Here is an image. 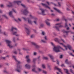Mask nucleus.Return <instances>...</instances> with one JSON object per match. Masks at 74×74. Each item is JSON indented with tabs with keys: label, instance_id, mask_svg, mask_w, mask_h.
Masks as SVG:
<instances>
[{
	"label": "nucleus",
	"instance_id": "nucleus-1",
	"mask_svg": "<svg viewBox=\"0 0 74 74\" xmlns=\"http://www.w3.org/2000/svg\"><path fill=\"white\" fill-rule=\"evenodd\" d=\"M29 17L30 18H27L24 17H22V18L25 21H27L28 23L30 25H32V21H31L30 19H33L34 20H37V18L34 17V16H33L32 14H30L29 15Z\"/></svg>",
	"mask_w": 74,
	"mask_h": 74
},
{
	"label": "nucleus",
	"instance_id": "nucleus-2",
	"mask_svg": "<svg viewBox=\"0 0 74 74\" xmlns=\"http://www.w3.org/2000/svg\"><path fill=\"white\" fill-rule=\"evenodd\" d=\"M12 58H14L15 60L16 61V62L17 63V67L16 69V71L18 73H21V68H22V66H21L19 64H21V62L19 61H18L16 58V56H12Z\"/></svg>",
	"mask_w": 74,
	"mask_h": 74
},
{
	"label": "nucleus",
	"instance_id": "nucleus-3",
	"mask_svg": "<svg viewBox=\"0 0 74 74\" xmlns=\"http://www.w3.org/2000/svg\"><path fill=\"white\" fill-rule=\"evenodd\" d=\"M51 44L52 45V46H53L54 47V48H53V50L54 51L56 52H60V50L59 49H62L63 51H64L65 50L64 49H63L62 48L60 47V46H58V47H55V46H54V44H53V43L52 42H51Z\"/></svg>",
	"mask_w": 74,
	"mask_h": 74
},
{
	"label": "nucleus",
	"instance_id": "nucleus-4",
	"mask_svg": "<svg viewBox=\"0 0 74 74\" xmlns=\"http://www.w3.org/2000/svg\"><path fill=\"white\" fill-rule=\"evenodd\" d=\"M63 25H61V23L56 24L55 25V27L58 31H59V29L60 27H62Z\"/></svg>",
	"mask_w": 74,
	"mask_h": 74
},
{
	"label": "nucleus",
	"instance_id": "nucleus-5",
	"mask_svg": "<svg viewBox=\"0 0 74 74\" xmlns=\"http://www.w3.org/2000/svg\"><path fill=\"white\" fill-rule=\"evenodd\" d=\"M17 30V29L16 28L12 27L11 29V32H12L13 35H15L17 33V32H15Z\"/></svg>",
	"mask_w": 74,
	"mask_h": 74
},
{
	"label": "nucleus",
	"instance_id": "nucleus-6",
	"mask_svg": "<svg viewBox=\"0 0 74 74\" xmlns=\"http://www.w3.org/2000/svg\"><path fill=\"white\" fill-rule=\"evenodd\" d=\"M5 41L7 44V46L9 47L10 48H12L13 47L11 45V41L9 40H6Z\"/></svg>",
	"mask_w": 74,
	"mask_h": 74
},
{
	"label": "nucleus",
	"instance_id": "nucleus-7",
	"mask_svg": "<svg viewBox=\"0 0 74 74\" xmlns=\"http://www.w3.org/2000/svg\"><path fill=\"white\" fill-rule=\"evenodd\" d=\"M60 44L63 45V46H64V47H65L66 50L67 49V47L70 50H71V46L70 45H68L67 46H66L64 45L63 44V43H60Z\"/></svg>",
	"mask_w": 74,
	"mask_h": 74
},
{
	"label": "nucleus",
	"instance_id": "nucleus-8",
	"mask_svg": "<svg viewBox=\"0 0 74 74\" xmlns=\"http://www.w3.org/2000/svg\"><path fill=\"white\" fill-rule=\"evenodd\" d=\"M31 44L34 45L36 49H39L40 48V46L34 42H31Z\"/></svg>",
	"mask_w": 74,
	"mask_h": 74
},
{
	"label": "nucleus",
	"instance_id": "nucleus-9",
	"mask_svg": "<svg viewBox=\"0 0 74 74\" xmlns=\"http://www.w3.org/2000/svg\"><path fill=\"white\" fill-rule=\"evenodd\" d=\"M22 12L25 15H27V14L29 13V11L27 10V9H25V10L23 11H22Z\"/></svg>",
	"mask_w": 74,
	"mask_h": 74
},
{
	"label": "nucleus",
	"instance_id": "nucleus-10",
	"mask_svg": "<svg viewBox=\"0 0 74 74\" xmlns=\"http://www.w3.org/2000/svg\"><path fill=\"white\" fill-rule=\"evenodd\" d=\"M48 56L50 57V59L53 61V62H55V61H54V58L52 55L51 54H49L48 55Z\"/></svg>",
	"mask_w": 74,
	"mask_h": 74
},
{
	"label": "nucleus",
	"instance_id": "nucleus-11",
	"mask_svg": "<svg viewBox=\"0 0 74 74\" xmlns=\"http://www.w3.org/2000/svg\"><path fill=\"white\" fill-rule=\"evenodd\" d=\"M21 3V1H15L13 2V3L15 4H17L18 5H19L20 4V3Z\"/></svg>",
	"mask_w": 74,
	"mask_h": 74
},
{
	"label": "nucleus",
	"instance_id": "nucleus-12",
	"mask_svg": "<svg viewBox=\"0 0 74 74\" xmlns=\"http://www.w3.org/2000/svg\"><path fill=\"white\" fill-rule=\"evenodd\" d=\"M40 10L41 11V14L42 15H45L46 14L45 13V10L41 8H40Z\"/></svg>",
	"mask_w": 74,
	"mask_h": 74
},
{
	"label": "nucleus",
	"instance_id": "nucleus-13",
	"mask_svg": "<svg viewBox=\"0 0 74 74\" xmlns=\"http://www.w3.org/2000/svg\"><path fill=\"white\" fill-rule=\"evenodd\" d=\"M41 4H42L43 6H44L45 7H46V8H49V9L51 10V8H50L48 6V5H47L46 4L42 3Z\"/></svg>",
	"mask_w": 74,
	"mask_h": 74
},
{
	"label": "nucleus",
	"instance_id": "nucleus-14",
	"mask_svg": "<svg viewBox=\"0 0 74 74\" xmlns=\"http://www.w3.org/2000/svg\"><path fill=\"white\" fill-rule=\"evenodd\" d=\"M50 20H49V19H47L46 20L45 22L47 25L49 26H50V23L48 22V21H50Z\"/></svg>",
	"mask_w": 74,
	"mask_h": 74
},
{
	"label": "nucleus",
	"instance_id": "nucleus-15",
	"mask_svg": "<svg viewBox=\"0 0 74 74\" xmlns=\"http://www.w3.org/2000/svg\"><path fill=\"white\" fill-rule=\"evenodd\" d=\"M25 29H26V32L27 34H30V31L29 30V29L27 27H25Z\"/></svg>",
	"mask_w": 74,
	"mask_h": 74
},
{
	"label": "nucleus",
	"instance_id": "nucleus-16",
	"mask_svg": "<svg viewBox=\"0 0 74 74\" xmlns=\"http://www.w3.org/2000/svg\"><path fill=\"white\" fill-rule=\"evenodd\" d=\"M54 10H56V11L57 12H58L59 13H60V14H63V13L61 12V11H60V10L59 9H57V8H54Z\"/></svg>",
	"mask_w": 74,
	"mask_h": 74
},
{
	"label": "nucleus",
	"instance_id": "nucleus-17",
	"mask_svg": "<svg viewBox=\"0 0 74 74\" xmlns=\"http://www.w3.org/2000/svg\"><path fill=\"white\" fill-rule=\"evenodd\" d=\"M9 15L10 16V17L13 18H14V16H13V15L12 14V11H10L9 12Z\"/></svg>",
	"mask_w": 74,
	"mask_h": 74
},
{
	"label": "nucleus",
	"instance_id": "nucleus-18",
	"mask_svg": "<svg viewBox=\"0 0 74 74\" xmlns=\"http://www.w3.org/2000/svg\"><path fill=\"white\" fill-rule=\"evenodd\" d=\"M38 19H37H37L36 20H34V21L33 22L34 23V24H35V25H37L38 24V23H37V20H38Z\"/></svg>",
	"mask_w": 74,
	"mask_h": 74
},
{
	"label": "nucleus",
	"instance_id": "nucleus-19",
	"mask_svg": "<svg viewBox=\"0 0 74 74\" xmlns=\"http://www.w3.org/2000/svg\"><path fill=\"white\" fill-rule=\"evenodd\" d=\"M15 21L17 22H18V21H19V22H21V18H18L17 20L15 19Z\"/></svg>",
	"mask_w": 74,
	"mask_h": 74
},
{
	"label": "nucleus",
	"instance_id": "nucleus-20",
	"mask_svg": "<svg viewBox=\"0 0 74 74\" xmlns=\"http://www.w3.org/2000/svg\"><path fill=\"white\" fill-rule=\"evenodd\" d=\"M25 66L27 69H30V66L28 64L25 65Z\"/></svg>",
	"mask_w": 74,
	"mask_h": 74
},
{
	"label": "nucleus",
	"instance_id": "nucleus-21",
	"mask_svg": "<svg viewBox=\"0 0 74 74\" xmlns=\"http://www.w3.org/2000/svg\"><path fill=\"white\" fill-rule=\"evenodd\" d=\"M65 63H66V64H69L71 63V62H68V60L67 59H66L65 60Z\"/></svg>",
	"mask_w": 74,
	"mask_h": 74
},
{
	"label": "nucleus",
	"instance_id": "nucleus-22",
	"mask_svg": "<svg viewBox=\"0 0 74 74\" xmlns=\"http://www.w3.org/2000/svg\"><path fill=\"white\" fill-rule=\"evenodd\" d=\"M7 6L8 7H12V5L11 3H10L9 4L7 5Z\"/></svg>",
	"mask_w": 74,
	"mask_h": 74
},
{
	"label": "nucleus",
	"instance_id": "nucleus-23",
	"mask_svg": "<svg viewBox=\"0 0 74 74\" xmlns=\"http://www.w3.org/2000/svg\"><path fill=\"white\" fill-rule=\"evenodd\" d=\"M32 71L33 72H34L35 73H38V72L36 71V69L34 68L32 69Z\"/></svg>",
	"mask_w": 74,
	"mask_h": 74
},
{
	"label": "nucleus",
	"instance_id": "nucleus-24",
	"mask_svg": "<svg viewBox=\"0 0 74 74\" xmlns=\"http://www.w3.org/2000/svg\"><path fill=\"white\" fill-rule=\"evenodd\" d=\"M41 41L42 42H43V43H47V41L44 40L42 39L41 40Z\"/></svg>",
	"mask_w": 74,
	"mask_h": 74
},
{
	"label": "nucleus",
	"instance_id": "nucleus-25",
	"mask_svg": "<svg viewBox=\"0 0 74 74\" xmlns=\"http://www.w3.org/2000/svg\"><path fill=\"white\" fill-rule=\"evenodd\" d=\"M55 40L56 42H59V39L58 38H56L55 39Z\"/></svg>",
	"mask_w": 74,
	"mask_h": 74
},
{
	"label": "nucleus",
	"instance_id": "nucleus-26",
	"mask_svg": "<svg viewBox=\"0 0 74 74\" xmlns=\"http://www.w3.org/2000/svg\"><path fill=\"white\" fill-rule=\"evenodd\" d=\"M44 26V25L43 24H41L40 25L39 27V28H41L42 27H43Z\"/></svg>",
	"mask_w": 74,
	"mask_h": 74
},
{
	"label": "nucleus",
	"instance_id": "nucleus-27",
	"mask_svg": "<svg viewBox=\"0 0 74 74\" xmlns=\"http://www.w3.org/2000/svg\"><path fill=\"white\" fill-rule=\"evenodd\" d=\"M41 34L42 36H45V33L44 31H42L41 33Z\"/></svg>",
	"mask_w": 74,
	"mask_h": 74
},
{
	"label": "nucleus",
	"instance_id": "nucleus-28",
	"mask_svg": "<svg viewBox=\"0 0 74 74\" xmlns=\"http://www.w3.org/2000/svg\"><path fill=\"white\" fill-rule=\"evenodd\" d=\"M42 67L43 69H46V67L45 66V65L44 64H42Z\"/></svg>",
	"mask_w": 74,
	"mask_h": 74
},
{
	"label": "nucleus",
	"instance_id": "nucleus-29",
	"mask_svg": "<svg viewBox=\"0 0 74 74\" xmlns=\"http://www.w3.org/2000/svg\"><path fill=\"white\" fill-rule=\"evenodd\" d=\"M33 62L34 63H35V62H36L37 60V59L36 58H34L33 59Z\"/></svg>",
	"mask_w": 74,
	"mask_h": 74
},
{
	"label": "nucleus",
	"instance_id": "nucleus-30",
	"mask_svg": "<svg viewBox=\"0 0 74 74\" xmlns=\"http://www.w3.org/2000/svg\"><path fill=\"white\" fill-rule=\"evenodd\" d=\"M43 73L45 74H47V72L45 71H42Z\"/></svg>",
	"mask_w": 74,
	"mask_h": 74
},
{
	"label": "nucleus",
	"instance_id": "nucleus-31",
	"mask_svg": "<svg viewBox=\"0 0 74 74\" xmlns=\"http://www.w3.org/2000/svg\"><path fill=\"white\" fill-rule=\"evenodd\" d=\"M21 5L23 7V8H26V6L23 4H21Z\"/></svg>",
	"mask_w": 74,
	"mask_h": 74
},
{
	"label": "nucleus",
	"instance_id": "nucleus-32",
	"mask_svg": "<svg viewBox=\"0 0 74 74\" xmlns=\"http://www.w3.org/2000/svg\"><path fill=\"white\" fill-rule=\"evenodd\" d=\"M63 32L64 33H66V34H67V33H69V31H66L64 30H63Z\"/></svg>",
	"mask_w": 74,
	"mask_h": 74
},
{
	"label": "nucleus",
	"instance_id": "nucleus-33",
	"mask_svg": "<svg viewBox=\"0 0 74 74\" xmlns=\"http://www.w3.org/2000/svg\"><path fill=\"white\" fill-rule=\"evenodd\" d=\"M27 62L29 63V62H30V61H31V60H30V59L29 58L28 59H27Z\"/></svg>",
	"mask_w": 74,
	"mask_h": 74
},
{
	"label": "nucleus",
	"instance_id": "nucleus-34",
	"mask_svg": "<svg viewBox=\"0 0 74 74\" xmlns=\"http://www.w3.org/2000/svg\"><path fill=\"white\" fill-rule=\"evenodd\" d=\"M26 58L27 59H29L30 56H26Z\"/></svg>",
	"mask_w": 74,
	"mask_h": 74
},
{
	"label": "nucleus",
	"instance_id": "nucleus-35",
	"mask_svg": "<svg viewBox=\"0 0 74 74\" xmlns=\"http://www.w3.org/2000/svg\"><path fill=\"white\" fill-rule=\"evenodd\" d=\"M44 38H45V40H48V39L47 38V36H45L44 37Z\"/></svg>",
	"mask_w": 74,
	"mask_h": 74
},
{
	"label": "nucleus",
	"instance_id": "nucleus-36",
	"mask_svg": "<svg viewBox=\"0 0 74 74\" xmlns=\"http://www.w3.org/2000/svg\"><path fill=\"white\" fill-rule=\"evenodd\" d=\"M1 26L0 25V33H2V32H1Z\"/></svg>",
	"mask_w": 74,
	"mask_h": 74
},
{
	"label": "nucleus",
	"instance_id": "nucleus-37",
	"mask_svg": "<svg viewBox=\"0 0 74 74\" xmlns=\"http://www.w3.org/2000/svg\"><path fill=\"white\" fill-rule=\"evenodd\" d=\"M44 59H46V60H48V58L47 57H44Z\"/></svg>",
	"mask_w": 74,
	"mask_h": 74
},
{
	"label": "nucleus",
	"instance_id": "nucleus-38",
	"mask_svg": "<svg viewBox=\"0 0 74 74\" xmlns=\"http://www.w3.org/2000/svg\"><path fill=\"white\" fill-rule=\"evenodd\" d=\"M3 16L5 18H6V19H8V17L6 16V15H3Z\"/></svg>",
	"mask_w": 74,
	"mask_h": 74
},
{
	"label": "nucleus",
	"instance_id": "nucleus-39",
	"mask_svg": "<svg viewBox=\"0 0 74 74\" xmlns=\"http://www.w3.org/2000/svg\"><path fill=\"white\" fill-rule=\"evenodd\" d=\"M13 40L14 41V42H15V37H13Z\"/></svg>",
	"mask_w": 74,
	"mask_h": 74
},
{
	"label": "nucleus",
	"instance_id": "nucleus-40",
	"mask_svg": "<svg viewBox=\"0 0 74 74\" xmlns=\"http://www.w3.org/2000/svg\"><path fill=\"white\" fill-rule=\"evenodd\" d=\"M12 10L13 11H14V12L15 13H16V11H15V10H14V9H12Z\"/></svg>",
	"mask_w": 74,
	"mask_h": 74
},
{
	"label": "nucleus",
	"instance_id": "nucleus-41",
	"mask_svg": "<svg viewBox=\"0 0 74 74\" xmlns=\"http://www.w3.org/2000/svg\"><path fill=\"white\" fill-rule=\"evenodd\" d=\"M65 27H68V25H67V23H66L65 24Z\"/></svg>",
	"mask_w": 74,
	"mask_h": 74
},
{
	"label": "nucleus",
	"instance_id": "nucleus-42",
	"mask_svg": "<svg viewBox=\"0 0 74 74\" xmlns=\"http://www.w3.org/2000/svg\"><path fill=\"white\" fill-rule=\"evenodd\" d=\"M4 5L3 4H1V7L2 8L4 7Z\"/></svg>",
	"mask_w": 74,
	"mask_h": 74
},
{
	"label": "nucleus",
	"instance_id": "nucleus-43",
	"mask_svg": "<svg viewBox=\"0 0 74 74\" xmlns=\"http://www.w3.org/2000/svg\"><path fill=\"white\" fill-rule=\"evenodd\" d=\"M70 71L71 73H73V70H72V69H70Z\"/></svg>",
	"mask_w": 74,
	"mask_h": 74
},
{
	"label": "nucleus",
	"instance_id": "nucleus-44",
	"mask_svg": "<svg viewBox=\"0 0 74 74\" xmlns=\"http://www.w3.org/2000/svg\"><path fill=\"white\" fill-rule=\"evenodd\" d=\"M37 54V53L36 52H34V55H35V56Z\"/></svg>",
	"mask_w": 74,
	"mask_h": 74
},
{
	"label": "nucleus",
	"instance_id": "nucleus-45",
	"mask_svg": "<svg viewBox=\"0 0 74 74\" xmlns=\"http://www.w3.org/2000/svg\"><path fill=\"white\" fill-rule=\"evenodd\" d=\"M70 55H71V56H73L74 57V55H73V54H72V53H69Z\"/></svg>",
	"mask_w": 74,
	"mask_h": 74
},
{
	"label": "nucleus",
	"instance_id": "nucleus-46",
	"mask_svg": "<svg viewBox=\"0 0 74 74\" xmlns=\"http://www.w3.org/2000/svg\"><path fill=\"white\" fill-rule=\"evenodd\" d=\"M33 30L35 33H36L37 32V31H36V29H33Z\"/></svg>",
	"mask_w": 74,
	"mask_h": 74
},
{
	"label": "nucleus",
	"instance_id": "nucleus-47",
	"mask_svg": "<svg viewBox=\"0 0 74 74\" xmlns=\"http://www.w3.org/2000/svg\"><path fill=\"white\" fill-rule=\"evenodd\" d=\"M58 4L59 7H60L61 6V5H60L59 2L58 3Z\"/></svg>",
	"mask_w": 74,
	"mask_h": 74
},
{
	"label": "nucleus",
	"instance_id": "nucleus-48",
	"mask_svg": "<svg viewBox=\"0 0 74 74\" xmlns=\"http://www.w3.org/2000/svg\"><path fill=\"white\" fill-rule=\"evenodd\" d=\"M4 73H8V72L6 70H4Z\"/></svg>",
	"mask_w": 74,
	"mask_h": 74
},
{
	"label": "nucleus",
	"instance_id": "nucleus-49",
	"mask_svg": "<svg viewBox=\"0 0 74 74\" xmlns=\"http://www.w3.org/2000/svg\"><path fill=\"white\" fill-rule=\"evenodd\" d=\"M61 40L63 42H64V43H65V42L64 41V40L63 39H61Z\"/></svg>",
	"mask_w": 74,
	"mask_h": 74
},
{
	"label": "nucleus",
	"instance_id": "nucleus-50",
	"mask_svg": "<svg viewBox=\"0 0 74 74\" xmlns=\"http://www.w3.org/2000/svg\"><path fill=\"white\" fill-rule=\"evenodd\" d=\"M61 67H65V66H64V64H62L61 65Z\"/></svg>",
	"mask_w": 74,
	"mask_h": 74
},
{
	"label": "nucleus",
	"instance_id": "nucleus-51",
	"mask_svg": "<svg viewBox=\"0 0 74 74\" xmlns=\"http://www.w3.org/2000/svg\"><path fill=\"white\" fill-rule=\"evenodd\" d=\"M63 58V56L62 55H61L60 56V58L61 59H62Z\"/></svg>",
	"mask_w": 74,
	"mask_h": 74
},
{
	"label": "nucleus",
	"instance_id": "nucleus-52",
	"mask_svg": "<svg viewBox=\"0 0 74 74\" xmlns=\"http://www.w3.org/2000/svg\"><path fill=\"white\" fill-rule=\"evenodd\" d=\"M6 58V57L2 58V59H4V60Z\"/></svg>",
	"mask_w": 74,
	"mask_h": 74
},
{
	"label": "nucleus",
	"instance_id": "nucleus-53",
	"mask_svg": "<svg viewBox=\"0 0 74 74\" xmlns=\"http://www.w3.org/2000/svg\"><path fill=\"white\" fill-rule=\"evenodd\" d=\"M38 70H39V71H41V69L40 68L38 69Z\"/></svg>",
	"mask_w": 74,
	"mask_h": 74
},
{
	"label": "nucleus",
	"instance_id": "nucleus-54",
	"mask_svg": "<svg viewBox=\"0 0 74 74\" xmlns=\"http://www.w3.org/2000/svg\"><path fill=\"white\" fill-rule=\"evenodd\" d=\"M38 52H39V53H42V51H41L40 50H39L38 51Z\"/></svg>",
	"mask_w": 74,
	"mask_h": 74
},
{
	"label": "nucleus",
	"instance_id": "nucleus-55",
	"mask_svg": "<svg viewBox=\"0 0 74 74\" xmlns=\"http://www.w3.org/2000/svg\"><path fill=\"white\" fill-rule=\"evenodd\" d=\"M33 37H34V36L33 35H32L31 36V38H33Z\"/></svg>",
	"mask_w": 74,
	"mask_h": 74
},
{
	"label": "nucleus",
	"instance_id": "nucleus-56",
	"mask_svg": "<svg viewBox=\"0 0 74 74\" xmlns=\"http://www.w3.org/2000/svg\"><path fill=\"white\" fill-rule=\"evenodd\" d=\"M24 73H25V74H27V73H28V72H26V71H24Z\"/></svg>",
	"mask_w": 74,
	"mask_h": 74
},
{
	"label": "nucleus",
	"instance_id": "nucleus-57",
	"mask_svg": "<svg viewBox=\"0 0 74 74\" xmlns=\"http://www.w3.org/2000/svg\"><path fill=\"white\" fill-rule=\"evenodd\" d=\"M14 53H15V54H16V53H17L16 52V51H14Z\"/></svg>",
	"mask_w": 74,
	"mask_h": 74
},
{
	"label": "nucleus",
	"instance_id": "nucleus-58",
	"mask_svg": "<svg viewBox=\"0 0 74 74\" xmlns=\"http://www.w3.org/2000/svg\"><path fill=\"white\" fill-rule=\"evenodd\" d=\"M23 50H24V51H25V50H26V49L25 48H23Z\"/></svg>",
	"mask_w": 74,
	"mask_h": 74
},
{
	"label": "nucleus",
	"instance_id": "nucleus-59",
	"mask_svg": "<svg viewBox=\"0 0 74 74\" xmlns=\"http://www.w3.org/2000/svg\"><path fill=\"white\" fill-rule=\"evenodd\" d=\"M16 36L17 37H19V36H20V35H19V34H17V35H16Z\"/></svg>",
	"mask_w": 74,
	"mask_h": 74
},
{
	"label": "nucleus",
	"instance_id": "nucleus-60",
	"mask_svg": "<svg viewBox=\"0 0 74 74\" xmlns=\"http://www.w3.org/2000/svg\"><path fill=\"white\" fill-rule=\"evenodd\" d=\"M3 34H4V35H6V33L5 32H3Z\"/></svg>",
	"mask_w": 74,
	"mask_h": 74
},
{
	"label": "nucleus",
	"instance_id": "nucleus-61",
	"mask_svg": "<svg viewBox=\"0 0 74 74\" xmlns=\"http://www.w3.org/2000/svg\"><path fill=\"white\" fill-rule=\"evenodd\" d=\"M47 3L48 5H49V2H47Z\"/></svg>",
	"mask_w": 74,
	"mask_h": 74
},
{
	"label": "nucleus",
	"instance_id": "nucleus-62",
	"mask_svg": "<svg viewBox=\"0 0 74 74\" xmlns=\"http://www.w3.org/2000/svg\"><path fill=\"white\" fill-rule=\"evenodd\" d=\"M40 56H38L37 58L38 59H40Z\"/></svg>",
	"mask_w": 74,
	"mask_h": 74
},
{
	"label": "nucleus",
	"instance_id": "nucleus-63",
	"mask_svg": "<svg viewBox=\"0 0 74 74\" xmlns=\"http://www.w3.org/2000/svg\"><path fill=\"white\" fill-rule=\"evenodd\" d=\"M59 21V19H56V21H57V22H58V21Z\"/></svg>",
	"mask_w": 74,
	"mask_h": 74
},
{
	"label": "nucleus",
	"instance_id": "nucleus-64",
	"mask_svg": "<svg viewBox=\"0 0 74 74\" xmlns=\"http://www.w3.org/2000/svg\"><path fill=\"white\" fill-rule=\"evenodd\" d=\"M72 14H73V15H74V12H73V11H72Z\"/></svg>",
	"mask_w": 74,
	"mask_h": 74
}]
</instances>
